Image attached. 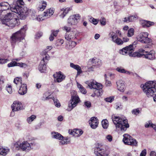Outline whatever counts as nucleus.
<instances>
[{"mask_svg": "<svg viewBox=\"0 0 156 156\" xmlns=\"http://www.w3.org/2000/svg\"><path fill=\"white\" fill-rule=\"evenodd\" d=\"M9 8L3 7L0 10V19L2 24L11 28L20 24L19 19L14 13L9 12L5 15V11Z\"/></svg>", "mask_w": 156, "mask_h": 156, "instance_id": "obj_1", "label": "nucleus"}, {"mask_svg": "<svg viewBox=\"0 0 156 156\" xmlns=\"http://www.w3.org/2000/svg\"><path fill=\"white\" fill-rule=\"evenodd\" d=\"M27 29L26 25L24 26L19 30L13 33L10 37V42L13 48L19 43L25 41L26 32Z\"/></svg>", "mask_w": 156, "mask_h": 156, "instance_id": "obj_2", "label": "nucleus"}, {"mask_svg": "<svg viewBox=\"0 0 156 156\" xmlns=\"http://www.w3.org/2000/svg\"><path fill=\"white\" fill-rule=\"evenodd\" d=\"M112 119L116 129L118 130L125 132L129 127L128 120L125 117H120L113 115H112Z\"/></svg>", "mask_w": 156, "mask_h": 156, "instance_id": "obj_3", "label": "nucleus"}, {"mask_svg": "<svg viewBox=\"0 0 156 156\" xmlns=\"http://www.w3.org/2000/svg\"><path fill=\"white\" fill-rule=\"evenodd\" d=\"M143 91L148 98L153 97L156 91V81H149L141 85Z\"/></svg>", "mask_w": 156, "mask_h": 156, "instance_id": "obj_4", "label": "nucleus"}, {"mask_svg": "<svg viewBox=\"0 0 156 156\" xmlns=\"http://www.w3.org/2000/svg\"><path fill=\"white\" fill-rule=\"evenodd\" d=\"M135 47V44L133 43V44H130L129 46L126 47L120 50L119 53L124 55H129L130 56L140 57L141 56V55L139 53L136 52H133Z\"/></svg>", "mask_w": 156, "mask_h": 156, "instance_id": "obj_5", "label": "nucleus"}, {"mask_svg": "<svg viewBox=\"0 0 156 156\" xmlns=\"http://www.w3.org/2000/svg\"><path fill=\"white\" fill-rule=\"evenodd\" d=\"M90 89H94V93L96 96H99L102 94V85L100 83H98L94 80H91L86 82Z\"/></svg>", "mask_w": 156, "mask_h": 156, "instance_id": "obj_6", "label": "nucleus"}, {"mask_svg": "<svg viewBox=\"0 0 156 156\" xmlns=\"http://www.w3.org/2000/svg\"><path fill=\"white\" fill-rule=\"evenodd\" d=\"M47 51H44L41 53V55L43 57V58L40 62L38 68V69L41 73H44L46 70V62L45 60H48L50 59V56L48 54H47Z\"/></svg>", "mask_w": 156, "mask_h": 156, "instance_id": "obj_7", "label": "nucleus"}, {"mask_svg": "<svg viewBox=\"0 0 156 156\" xmlns=\"http://www.w3.org/2000/svg\"><path fill=\"white\" fill-rule=\"evenodd\" d=\"M73 93L74 95H72L73 92H71V99L69 101V103L67 110L69 111H71L74 107H75L80 101L79 97L76 94V92L75 91H73Z\"/></svg>", "mask_w": 156, "mask_h": 156, "instance_id": "obj_8", "label": "nucleus"}, {"mask_svg": "<svg viewBox=\"0 0 156 156\" xmlns=\"http://www.w3.org/2000/svg\"><path fill=\"white\" fill-rule=\"evenodd\" d=\"M148 34L147 32H143L137 37V40L143 43L148 44L151 41V39L148 37Z\"/></svg>", "mask_w": 156, "mask_h": 156, "instance_id": "obj_9", "label": "nucleus"}, {"mask_svg": "<svg viewBox=\"0 0 156 156\" xmlns=\"http://www.w3.org/2000/svg\"><path fill=\"white\" fill-rule=\"evenodd\" d=\"M109 37L111 38V41L118 45H120L123 44V41L114 32L111 31L109 34Z\"/></svg>", "mask_w": 156, "mask_h": 156, "instance_id": "obj_10", "label": "nucleus"}, {"mask_svg": "<svg viewBox=\"0 0 156 156\" xmlns=\"http://www.w3.org/2000/svg\"><path fill=\"white\" fill-rule=\"evenodd\" d=\"M80 16L79 14L73 15L70 16L68 20V23L69 26L76 25L80 19Z\"/></svg>", "mask_w": 156, "mask_h": 156, "instance_id": "obj_11", "label": "nucleus"}, {"mask_svg": "<svg viewBox=\"0 0 156 156\" xmlns=\"http://www.w3.org/2000/svg\"><path fill=\"white\" fill-rule=\"evenodd\" d=\"M94 153L97 156H108V151L102 148L101 146H98L96 147Z\"/></svg>", "mask_w": 156, "mask_h": 156, "instance_id": "obj_12", "label": "nucleus"}, {"mask_svg": "<svg viewBox=\"0 0 156 156\" xmlns=\"http://www.w3.org/2000/svg\"><path fill=\"white\" fill-rule=\"evenodd\" d=\"M36 13V12L33 10L30 9L29 11L28 15L30 16V18L32 20L38 21H40L44 20V18H43L42 15H39L37 16Z\"/></svg>", "mask_w": 156, "mask_h": 156, "instance_id": "obj_13", "label": "nucleus"}, {"mask_svg": "<svg viewBox=\"0 0 156 156\" xmlns=\"http://www.w3.org/2000/svg\"><path fill=\"white\" fill-rule=\"evenodd\" d=\"M141 55V56L140 57H142L143 56L145 58L147 59L150 60H153L155 58V52L153 50H151L149 52L146 51L145 54L140 53Z\"/></svg>", "mask_w": 156, "mask_h": 156, "instance_id": "obj_14", "label": "nucleus"}, {"mask_svg": "<svg viewBox=\"0 0 156 156\" xmlns=\"http://www.w3.org/2000/svg\"><path fill=\"white\" fill-rule=\"evenodd\" d=\"M54 78V81L55 82L60 83L65 80L66 76L61 72L57 73L56 74L53 75Z\"/></svg>", "mask_w": 156, "mask_h": 156, "instance_id": "obj_15", "label": "nucleus"}, {"mask_svg": "<svg viewBox=\"0 0 156 156\" xmlns=\"http://www.w3.org/2000/svg\"><path fill=\"white\" fill-rule=\"evenodd\" d=\"M32 144L29 143L27 141H24L21 143V150L25 152H29L31 150Z\"/></svg>", "mask_w": 156, "mask_h": 156, "instance_id": "obj_16", "label": "nucleus"}, {"mask_svg": "<svg viewBox=\"0 0 156 156\" xmlns=\"http://www.w3.org/2000/svg\"><path fill=\"white\" fill-rule=\"evenodd\" d=\"M23 106L22 104L19 102L15 101L11 106L12 110L13 112L22 109Z\"/></svg>", "mask_w": 156, "mask_h": 156, "instance_id": "obj_17", "label": "nucleus"}, {"mask_svg": "<svg viewBox=\"0 0 156 156\" xmlns=\"http://www.w3.org/2000/svg\"><path fill=\"white\" fill-rule=\"evenodd\" d=\"M89 122L91 127L94 129L97 127L99 123L97 118L95 117H92L89 121Z\"/></svg>", "mask_w": 156, "mask_h": 156, "instance_id": "obj_18", "label": "nucleus"}, {"mask_svg": "<svg viewBox=\"0 0 156 156\" xmlns=\"http://www.w3.org/2000/svg\"><path fill=\"white\" fill-rule=\"evenodd\" d=\"M117 88L120 91H124L125 87L124 82L121 80H119L116 82Z\"/></svg>", "mask_w": 156, "mask_h": 156, "instance_id": "obj_19", "label": "nucleus"}, {"mask_svg": "<svg viewBox=\"0 0 156 156\" xmlns=\"http://www.w3.org/2000/svg\"><path fill=\"white\" fill-rule=\"evenodd\" d=\"M54 13V11L52 9H48L44 12L42 17L44 18V20L52 16Z\"/></svg>", "mask_w": 156, "mask_h": 156, "instance_id": "obj_20", "label": "nucleus"}, {"mask_svg": "<svg viewBox=\"0 0 156 156\" xmlns=\"http://www.w3.org/2000/svg\"><path fill=\"white\" fill-rule=\"evenodd\" d=\"M69 133L70 134L77 137L81 135L83 133V131L81 129H75L73 130H69Z\"/></svg>", "mask_w": 156, "mask_h": 156, "instance_id": "obj_21", "label": "nucleus"}, {"mask_svg": "<svg viewBox=\"0 0 156 156\" xmlns=\"http://www.w3.org/2000/svg\"><path fill=\"white\" fill-rule=\"evenodd\" d=\"M70 67L77 71L76 76L80 75L83 73L81 67L78 65H76L73 63H70Z\"/></svg>", "mask_w": 156, "mask_h": 156, "instance_id": "obj_22", "label": "nucleus"}, {"mask_svg": "<svg viewBox=\"0 0 156 156\" xmlns=\"http://www.w3.org/2000/svg\"><path fill=\"white\" fill-rule=\"evenodd\" d=\"M27 85L24 83L21 84V86L18 91L19 94L21 95H23L27 92Z\"/></svg>", "mask_w": 156, "mask_h": 156, "instance_id": "obj_23", "label": "nucleus"}, {"mask_svg": "<svg viewBox=\"0 0 156 156\" xmlns=\"http://www.w3.org/2000/svg\"><path fill=\"white\" fill-rule=\"evenodd\" d=\"M75 34L73 31L67 32L65 35V38L67 41H70L72 39L76 38Z\"/></svg>", "mask_w": 156, "mask_h": 156, "instance_id": "obj_24", "label": "nucleus"}, {"mask_svg": "<svg viewBox=\"0 0 156 156\" xmlns=\"http://www.w3.org/2000/svg\"><path fill=\"white\" fill-rule=\"evenodd\" d=\"M90 62L91 63L93 66H98L101 65V61L97 58H93L90 60Z\"/></svg>", "mask_w": 156, "mask_h": 156, "instance_id": "obj_25", "label": "nucleus"}, {"mask_svg": "<svg viewBox=\"0 0 156 156\" xmlns=\"http://www.w3.org/2000/svg\"><path fill=\"white\" fill-rule=\"evenodd\" d=\"M9 149L6 147H2L0 148V154L3 156H5L9 152Z\"/></svg>", "mask_w": 156, "mask_h": 156, "instance_id": "obj_26", "label": "nucleus"}, {"mask_svg": "<svg viewBox=\"0 0 156 156\" xmlns=\"http://www.w3.org/2000/svg\"><path fill=\"white\" fill-rule=\"evenodd\" d=\"M123 141L125 144L128 145L131 141L132 136L128 134H125L123 135Z\"/></svg>", "mask_w": 156, "mask_h": 156, "instance_id": "obj_27", "label": "nucleus"}, {"mask_svg": "<svg viewBox=\"0 0 156 156\" xmlns=\"http://www.w3.org/2000/svg\"><path fill=\"white\" fill-rule=\"evenodd\" d=\"M51 134L53 138L59 140H62L63 139V136L58 132H52Z\"/></svg>", "mask_w": 156, "mask_h": 156, "instance_id": "obj_28", "label": "nucleus"}, {"mask_svg": "<svg viewBox=\"0 0 156 156\" xmlns=\"http://www.w3.org/2000/svg\"><path fill=\"white\" fill-rule=\"evenodd\" d=\"M141 23L142 26L144 27H150L152 25H154V24L153 22L145 20H142Z\"/></svg>", "mask_w": 156, "mask_h": 156, "instance_id": "obj_29", "label": "nucleus"}, {"mask_svg": "<svg viewBox=\"0 0 156 156\" xmlns=\"http://www.w3.org/2000/svg\"><path fill=\"white\" fill-rule=\"evenodd\" d=\"M76 44L77 43L76 42L74 41H69L66 45V47L68 49H71L74 47Z\"/></svg>", "mask_w": 156, "mask_h": 156, "instance_id": "obj_30", "label": "nucleus"}, {"mask_svg": "<svg viewBox=\"0 0 156 156\" xmlns=\"http://www.w3.org/2000/svg\"><path fill=\"white\" fill-rule=\"evenodd\" d=\"M116 70L119 73H125L128 74H130L131 72L129 71L126 70L122 67H117L116 69Z\"/></svg>", "mask_w": 156, "mask_h": 156, "instance_id": "obj_31", "label": "nucleus"}, {"mask_svg": "<svg viewBox=\"0 0 156 156\" xmlns=\"http://www.w3.org/2000/svg\"><path fill=\"white\" fill-rule=\"evenodd\" d=\"M145 126L146 128L151 127L153 128L156 131V125L152 123L151 121H150L145 124Z\"/></svg>", "mask_w": 156, "mask_h": 156, "instance_id": "obj_32", "label": "nucleus"}, {"mask_svg": "<svg viewBox=\"0 0 156 156\" xmlns=\"http://www.w3.org/2000/svg\"><path fill=\"white\" fill-rule=\"evenodd\" d=\"M5 80V77L1 76L0 77V91H1L4 87V83Z\"/></svg>", "mask_w": 156, "mask_h": 156, "instance_id": "obj_33", "label": "nucleus"}, {"mask_svg": "<svg viewBox=\"0 0 156 156\" xmlns=\"http://www.w3.org/2000/svg\"><path fill=\"white\" fill-rule=\"evenodd\" d=\"M41 4L40 5L38 8V10L40 11H43L47 5L46 2L44 1H42L41 2Z\"/></svg>", "mask_w": 156, "mask_h": 156, "instance_id": "obj_34", "label": "nucleus"}, {"mask_svg": "<svg viewBox=\"0 0 156 156\" xmlns=\"http://www.w3.org/2000/svg\"><path fill=\"white\" fill-rule=\"evenodd\" d=\"M12 6H14V4L12 5V6H11V5L7 2H2L1 3H0V9L4 7L8 8H9V7H10V8L11 9V7H12Z\"/></svg>", "mask_w": 156, "mask_h": 156, "instance_id": "obj_35", "label": "nucleus"}, {"mask_svg": "<svg viewBox=\"0 0 156 156\" xmlns=\"http://www.w3.org/2000/svg\"><path fill=\"white\" fill-rule=\"evenodd\" d=\"M129 144H128V145L136 146H137V142L136 140L135 139L133 138L132 137L131 141L129 142Z\"/></svg>", "mask_w": 156, "mask_h": 156, "instance_id": "obj_36", "label": "nucleus"}, {"mask_svg": "<svg viewBox=\"0 0 156 156\" xmlns=\"http://www.w3.org/2000/svg\"><path fill=\"white\" fill-rule=\"evenodd\" d=\"M102 125L104 129H107L108 126V121L106 119L103 120L102 121Z\"/></svg>", "mask_w": 156, "mask_h": 156, "instance_id": "obj_37", "label": "nucleus"}, {"mask_svg": "<svg viewBox=\"0 0 156 156\" xmlns=\"http://www.w3.org/2000/svg\"><path fill=\"white\" fill-rule=\"evenodd\" d=\"M77 86L79 88L80 90V92L83 94H85L86 92L87 91L85 89V88L83 87L82 85L80 84H78L77 83Z\"/></svg>", "mask_w": 156, "mask_h": 156, "instance_id": "obj_38", "label": "nucleus"}, {"mask_svg": "<svg viewBox=\"0 0 156 156\" xmlns=\"http://www.w3.org/2000/svg\"><path fill=\"white\" fill-rule=\"evenodd\" d=\"M36 118V116L35 115H32L31 116L28 117L27 119V122L29 124L31 123Z\"/></svg>", "mask_w": 156, "mask_h": 156, "instance_id": "obj_39", "label": "nucleus"}, {"mask_svg": "<svg viewBox=\"0 0 156 156\" xmlns=\"http://www.w3.org/2000/svg\"><path fill=\"white\" fill-rule=\"evenodd\" d=\"M13 82L16 85H18L22 83V79L21 77H16L14 80Z\"/></svg>", "mask_w": 156, "mask_h": 156, "instance_id": "obj_40", "label": "nucleus"}, {"mask_svg": "<svg viewBox=\"0 0 156 156\" xmlns=\"http://www.w3.org/2000/svg\"><path fill=\"white\" fill-rule=\"evenodd\" d=\"M129 22L134 21L138 19V17L136 15H130L129 16Z\"/></svg>", "mask_w": 156, "mask_h": 156, "instance_id": "obj_41", "label": "nucleus"}, {"mask_svg": "<svg viewBox=\"0 0 156 156\" xmlns=\"http://www.w3.org/2000/svg\"><path fill=\"white\" fill-rule=\"evenodd\" d=\"M52 99L55 105L57 107H60L61 106V105L59 101L57 98L54 97H53Z\"/></svg>", "mask_w": 156, "mask_h": 156, "instance_id": "obj_42", "label": "nucleus"}, {"mask_svg": "<svg viewBox=\"0 0 156 156\" xmlns=\"http://www.w3.org/2000/svg\"><path fill=\"white\" fill-rule=\"evenodd\" d=\"M64 40L62 39H58L57 40L55 43V45L56 46H61L64 43Z\"/></svg>", "mask_w": 156, "mask_h": 156, "instance_id": "obj_43", "label": "nucleus"}, {"mask_svg": "<svg viewBox=\"0 0 156 156\" xmlns=\"http://www.w3.org/2000/svg\"><path fill=\"white\" fill-rule=\"evenodd\" d=\"M6 89L9 94H11L12 92V86L11 85L8 84L6 87Z\"/></svg>", "mask_w": 156, "mask_h": 156, "instance_id": "obj_44", "label": "nucleus"}, {"mask_svg": "<svg viewBox=\"0 0 156 156\" xmlns=\"http://www.w3.org/2000/svg\"><path fill=\"white\" fill-rule=\"evenodd\" d=\"M134 30L133 28L130 29L128 31L127 36L129 37H131L134 34Z\"/></svg>", "mask_w": 156, "mask_h": 156, "instance_id": "obj_45", "label": "nucleus"}, {"mask_svg": "<svg viewBox=\"0 0 156 156\" xmlns=\"http://www.w3.org/2000/svg\"><path fill=\"white\" fill-rule=\"evenodd\" d=\"M9 61L8 59L2 58H0V64H5Z\"/></svg>", "mask_w": 156, "mask_h": 156, "instance_id": "obj_46", "label": "nucleus"}, {"mask_svg": "<svg viewBox=\"0 0 156 156\" xmlns=\"http://www.w3.org/2000/svg\"><path fill=\"white\" fill-rule=\"evenodd\" d=\"M21 143L19 142H17L14 145V147L17 150L21 149Z\"/></svg>", "mask_w": 156, "mask_h": 156, "instance_id": "obj_47", "label": "nucleus"}, {"mask_svg": "<svg viewBox=\"0 0 156 156\" xmlns=\"http://www.w3.org/2000/svg\"><path fill=\"white\" fill-rule=\"evenodd\" d=\"M16 66H19L21 67L25 68L27 66V65L26 64L22 62H16Z\"/></svg>", "mask_w": 156, "mask_h": 156, "instance_id": "obj_48", "label": "nucleus"}, {"mask_svg": "<svg viewBox=\"0 0 156 156\" xmlns=\"http://www.w3.org/2000/svg\"><path fill=\"white\" fill-rule=\"evenodd\" d=\"M83 106L85 107H87V108H89L91 106V103L89 101H85L84 102Z\"/></svg>", "mask_w": 156, "mask_h": 156, "instance_id": "obj_49", "label": "nucleus"}, {"mask_svg": "<svg viewBox=\"0 0 156 156\" xmlns=\"http://www.w3.org/2000/svg\"><path fill=\"white\" fill-rule=\"evenodd\" d=\"M16 62L15 61H12L10 63L8 64L7 66L8 67H11L16 66Z\"/></svg>", "mask_w": 156, "mask_h": 156, "instance_id": "obj_50", "label": "nucleus"}, {"mask_svg": "<svg viewBox=\"0 0 156 156\" xmlns=\"http://www.w3.org/2000/svg\"><path fill=\"white\" fill-rule=\"evenodd\" d=\"M43 35V33L41 32L37 33L35 35V38L36 39L39 38Z\"/></svg>", "mask_w": 156, "mask_h": 156, "instance_id": "obj_51", "label": "nucleus"}, {"mask_svg": "<svg viewBox=\"0 0 156 156\" xmlns=\"http://www.w3.org/2000/svg\"><path fill=\"white\" fill-rule=\"evenodd\" d=\"M100 23L101 25H105L106 24V19L104 17H101L100 20Z\"/></svg>", "mask_w": 156, "mask_h": 156, "instance_id": "obj_52", "label": "nucleus"}, {"mask_svg": "<svg viewBox=\"0 0 156 156\" xmlns=\"http://www.w3.org/2000/svg\"><path fill=\"white\" fill-rule=\"evenodd\" d=\"M139 112L140 111L138 108L134 109L132 111V112L133 114L136 115L138 114L139 113Z\"/></svg>", "mask_w": 156, "mask_h": 156, "instance_id": "obj_53", "label": "nucleus"}, {"mask_svg": "<svg viewBox=\"0 0 156 156\" xmlns=\"http://www.w3.org/2000/svg\"><path fill=\"white\" fill-rule=\"evenodd\" d=\"M114 100V98L112 97H109L106 98L105 99V100L107 102H111Z\"/></svg>", "mask_w": 156, "mask_h": 156, "instance_id": "obj_54", "label": "nucleus"}, {"mask_svg": "<svg viewBox=\"0 0 156 156\" xmlns=\"http://www.w3.org/2000/svg\"><path fill=\"white\" fill-rule=\"evenodd\" d=\"M106 138L107 140L110 142L112 141V137L110 135H107L106 136Z\"/></svg>", "mask_w": 156, "mask_h": 156, "instance_id": "obj_55", "label": "nucleus"}, {"mask_svg": "<svg viewBox=\"0 0 156 156\" xmlns=\"http://www.w3.org/2000/svg\"><path fill=\"white\" fill-rule=\"evenodd\" d=\"M147 151L146 149L143 150L140 154V156H146L147 153Z\"/></svg>", "mask_w": 156, "mask_h": 156, "instance_id": "obj_56", "label": "nucleus"}, {"mask_svg": "<svg viewBox=\"0 0 156 156\" xmlns=\"http://www.w3.org/2000/svg\"><path fill=\"white\" fill-rule=\"evenodd\" d=\"M63 29L64 30L66 31L67 32H70V30H71V28L69 27H68L67 26H64L63 28Z\"/></svg>", "mask_w": 156, "mask_h": 156, "instance_id": "obj_57", "label": "nucleus"}, {"mask_svg": "<svg viewBox=\"0 0 156 156\" xmlns=\"http://www.w3.org/2000/svg\"><path fill=\"white\" fill-rule=\"evenodd\" d=\"M72 8L71 7H68L66 8L64 10V12H65V14H67L69 12V11H70L72 10Z\"/></svg>", "mask_w": 156, "mask_h": 156, "instance_id": "obj_58", "label": "nucleus"}, {"mask_svg": "<svg viewBox=\"0 0 156 156\" xmlns=\"http://www.w3.org/2000/svg\"><path fill=\"white\" fill-rule=\"evenodd\" d=\"M90 21L94 25L97 24L98 22L97 20L95 19L92 18L91 19Z\"/></svg>", "mask_w": 156, "mask_h": 156, "instance_id": "obj_59", "label": "nucleus"}, {"mask_svg": "<svg viewBox=\"0 0 156 156\" xmlns=\"http://www.w3.org/2000/svg\"><path fill=\"white\" fill-rule=\"evenodd\" d=\"M51 34L54 35V36L56 37L57 36L58 32H59L58 30L56 31H52Z\"/></svg>", "mask_w": 156, "mask_h": 156, "instance_id": "obj_60", "label": "nucleus"}, {"mask_svg": "<svg viewBox=\"0 0 156 156\" xmlns=\"http://www.w3.org/2000/svg\"><path fill=\"white\" fill-rule=\"evenodd\" d=\"M105 84L107 86L110 87L112 85L111 82L106 80L105 82Z\"/></svg>", "mask_w": 156, "mask_h": 156, "instance_id": "obj_61", "label": "nucleus"}, {"mask_svg": "<svg viewBox=\"0 0 156 156\" xmlns=\"http://www.w3.org/2000/svg\"><path fill=\"white\" fill-rule=\"evenodd\" d=\"M114 32L115 34H116L117 35H119V37H121L122 36L120 30H116L115 31V32Z\"/></svg>", "mask_w": 156, "mask_h": 156, "instance_id": "obj_62", "label": "nucleus"}, {"mask_svg": "<svg viewBox=\"0 0 156 156\" xmlns=\"http://www.w3.org/2000/svg\"><path fill=\"white\" fill-rule=\"evenodd\" d=\"M51 98L50 95H48V96H46V95H45V97L44 96H43V100L44 101L48 100Z\"/></svg>", "mask_w": 156, "mask_h": 156, "instance_id": "obj_63", "label": "nucleus"}, {"mask_svg": "<svg viewBox=\"0 0 156 156\" xmlns=\"http://www.w3.org/2000/svg\"><path fill=\"white\" fill-rule=\"evenodd\" d=\"M123 21L125 22L129 23V17H126L124 18L122 20Z\"/></svg>", "mask_w": 156, "mask_h": 156, "instance_id": "obj_64", "label": "nucleus"}]
</instances>
